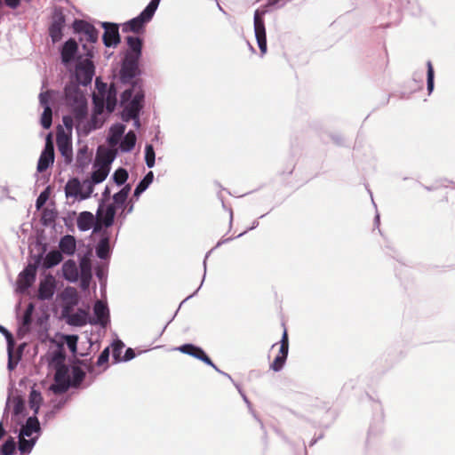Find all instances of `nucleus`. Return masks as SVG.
<instances>
[{
    "instance_id": "obj_46",
    "label": "nucleus",
    "mask_w": 455,
    "mask_h": 455,
    "mask_svg": "<svg viewBox=\"0 0 455 455\" xmlns=\"http://www.w3.org/2000/svg\"><path fill=\"white\" fill-rule=\"evenodd\" d=\"M56 218L57 212L55 210L44 209L42 212L40 221L44 227H49L54 224Z\"/></svg>"
},
{
    "instance_id": "obj_18",
    "label": "nucleus",
    "mask_w": 455,
    "mask_h": 455,
    "mask_svg": "<svg viewBox=\"0 0 455 455\" xmlns=\"http://www.w3.org/2000/svg\"><path fill=\"white\" fill-rule=\"evenodd\" d=\"M63 259L61 252H59L57 249H51L44 252L42 258H36L34 261L36 263V267L47 270L58 266L63 261Z\"/></svg>"
},
{
    "instance_id": "obj_56",
    "label": "nucleus",
    "mask_w": 455,
    "mask_h": 455,
    "mask_svg": "<svg viewBox=\"0 0 455 455\" xmlns=\"http://www.w3.org/2000/svg\"><path fill=\"white\" fill-rule=\"evenodd\" d=\"M93 106L92 108V112L93 113H99L100 116H103L104 111L107 110V105L104 104V102L101 100V99L98 97H94L92 100Z\"/></svg>"
},
{
    "instance_id": "obj_11",
    "label": "nucleus",
    "mask_w": 455,
    "mask_h": 455,
    "mask_svg": "<svg viewBox=\"0 0 455 455\" xmlns=\"http://www.w3.org/2000/svg\"><path fill=\"white\" fill-rule=\"evenodd\" d=\"M77 365L71 368L68 373L70 382L73 388H79L82 382L86 377V371L90 374H94L95 365L92 364V360H77Z\"/></svg>"
},
{
    "instance_id": "obj_4",
    "label": "nucleus",
    "mask_w": 455,
    "mask_h": 455,
    "mask_svg": "<svg viewBox=\"0 0 455 455\" xmlns=\"http://www.w3.org/2000/svg\"><path fill=\"white\" fill-rule=\"evenodd\" d=\"M83 51H84V60L74 65L75 73L72 75L71 81L79 84V87L90 85L95 75V65L92 61L95 54L94 46L83 44Z\"/></svg>"
},
{
    "instance_id": "obj_45",
    "label": "nucleus",
    "mask_w": 455,
    "mask_h": 455,
    "mask_svg": "<svg viewBox=\"0 0 455 455\" xmlns=\"http://www.w3.org/2000/svg\"><path fill=\"white\" fill-rule=\"evenodd\" d=\"M12 399H13V386L11 385L8 387L7 398H6V402H5V405L4 408L3 416H2V419H1V420H3V423L4 421H7L9 419L10 412L12 409Z\"/></svg>"
},
{
    "instance_id": "obj_44",
    "label": "nucleus",
    "mask_w": 455,
    "mask_h": 455,
    "mask_svg": "<svg viewBox=\"0 0 455 455\" xmlns=\"http://www.w3.org/2000/svg\"><path fill=\"white\" fill-rule=\"evenodd\" d=\"M34 245L39 251L36 255H31L33 260L36 258H42L43 254L48 251V243L44 242L43 231L40 234L37 233Z\"/></svg>"
},
{
    "instance_id": "obj_53",
    "label": "nucleus",
    "mask_w": 455,
    "mask_h": 455,
    "mask_svg": "<svg viewBox=\"0 0 455 455\" xmlns=\"http://www.w3.org/2000/svg\"><path fill=\"white\" fill-rule=\"evenodd\" d=\"M66 358V353L62 347H57L50 354L52 363H61Z\"/></svg>"
},
{
    "instance_id": "obj_19",
    "label": "nucleus",
    "mask_w": 455,
    "mask_h": 455,
    "mask_svg": "<svg viewBox=\"0 0 455 455\" xmlns=\"http://www.w3.org/2000/svg\"><path fill=\"white\" fill-rule=\"evenodd\" d=\"M92 325H100L106 328L110 323V314L108 304L100 300H97L93 305Z\"/></svg>"
},
{
    "instance_id": "obj_22",
    "label": "nucleus",
    "mask_w": 455,
    "mask_h": 455,
    "mask_svg": "<svg viewBox=\"0 0 455 455\" xmlns=\"http://www.w3.org/2000/svg\"><path fill=\"white\" fill-rule=\"evenodd\" d=\"M70 387H73L68 371H57L54 380L50 386V390L55 395H62Z\"/></svg>"
},
{
    "instance_id": "obj_62",
    "label": "nucleus",
    "mask_w": 455,
    "mask_h": 455,
    "mask_svg": "<svg viewBox=\"0 0 455 455\" xmlns=\"http://www.w3.org/2000/svg\"><path fill=\"white\" fill-rule=\"evenodd\" d=\"M92 232L95 235H100V237H102L104 235H111L108 230L109 228H105L102 226L100 222L95 221L93 224Z\"/></svg>"
},
{
    "instance_id": "obj_9",
    "label": "nucleus",
    "mask_w": 455,
    "mask_h": 455,
    "mask_svg": "<svg viewBox=\"0 0 455 455\" xmlns=\"http://www.w3.org/2000/svg\"><path fill=\"white\" fill-rule=\"evenodd\" d=\"M66 27V16L60 6L52 10V19L48 28L49 36L52 44L59 43L63 37V31Z\"/></svg>"
},
{
    "instance_id": "obj_55",
    "label": "nucleus",
    "mask_w": 455,
    "mask_h": 455,
    "mask_svg": "<svg viewBox=\"0 0 455 455\" xmlns=\"http://www.w3.org/2000/svg\"><path fill=\"white\" fill-rule=\"evenodd\" d=\"M78 335L70 334L66 336V345L72 355H76L77 351Z\"/></svg>"
},
{
    "instance_id": "obj_37",
    "label": "nucleus",
    "mask_w": 455,
    "mask_h": 455,
    "mask_svg": "<svg viewBox=\"0 0 455 455\" xmlns=\"http://www.w3.org/2000/svg\"><path fill=\"white\" fill-rule=\"evenodd\" d=\"M43 403V396L39 390L34 387L31 388L28 395V406L33 411L32 415L37 416Z\"/></svg>"
},
{
    "instance_id": "obj_54",
    "label": "nucleus",
    "mask_w": 455,
    "mask_h": 455,
    "mask_svg": "<svg viewBox=\"0 0 455 455\" xmlns=\"http://www.w3.org/2000/svg\"><path fill=\"white\" fill-rule=\"evenodd\" d=\"M52 92H43L39 94V103L44 109H52Z\"/></svg>"
},
{
    "instance_id": "obj_6",
    "label": "nucleus",
    "mask_w": 455,
    "mask_h": 455,
    "mask_svg": "<svg viewBox=\"0 0 455 455\" xmlns=\"http://www.w3.org/2000/svg\"><path fill=\"white\" fill-rule=\"evenodd\" d=\"M140 60L123 58L120 60L118 79L122 84L133 86L139 84L140 88L143 89V80L140 78L142 71L140 67Z\"/></svg>"
},
{
    "instance_id": "obj_33",
    "label": "nucleus",
    "mask_w": 455,
    "mask_h": 455,
    "mask_svg": "<svg viewBox=\"0 0 455 455\" xmlns=\"http://www.w3.org/2000/svg\"><path fill=\"white\" fill-rule=\"evenodd\" d=\"M101 100L107 105V111L112 113L116 110L118 100H117V89L115 85L111 84V89L108 92H105L102 96H99Z\"/></svg>"
},
{
    "instance_id": "obj_14",
    "label": "nucleus",
    "mask_w": 455,
    "mask_h": 455,
    "mask_svg": "<svg viewBox=\"0 0 455 455\" xmlns=\"http://www.w3.org/2000/svg\"><path fill=\"white\" fill-rule=\"evenodd\" d=\"M110 167L100 164V156H97L95 162L92 164V171L90 177L84 180L85 187H91V191L93 193L95 185L103 182L108 176Z\"/></svg>"
},
{
    "instance_id": "obj_64",
    "label": "nucleus",
    "mask_w": 455,
    "mask_h": 455,
    "mask_svg": "<svg viewBox=\"0 0 455 455\" xmlns=\"http://www.w3.org/2000/svg\"><path fill=\"white\" fill-rule=\"evenodd\" d=\"M135 357H136V353H135L134 349L132 347H127L124 351V355L121 358V363L122 362L126 363V362L132 361Z\"/></svg>"
},
{
    "instance_id": "obj_12",
    "label": "nucleus",
    "mask_w": 455,
    "mask_h": 455,
    "mask_svg": "<svg viewBox=\"0 0 455 455\" xmlns=\"http://www.w3.org/2000/svg\"><path fill=\"white\" fill-rule=\"evenodd\" d=\"M75 122L77 134L81 136H88L92 132L99 130L103 126L105 118L98 112H91L90 118H88V115H86L85 118L82 122Z\"/></svg>"
},
{
    "instance_id": "obj_41",
    "label": "nucleus",
    "mask_w": 455,
    "mask_h": 455,
    "mask_svg": "<svg viewBox=\"0 0 455 455\" xmlns=\"http://www.w3.org/2000/svg\"><path fill=\"white\" fill-rule=\"evenodd\" d=\"M108 263L98 264L95 267V275L100 281L101 291L106 289L107 278H108Z\"/></svg>"
},
{
    "instance_id": "obj_28",
    "label": "nucleus",
    "mask_w": 455,
    "mask_h": 455,
    "mask_svg": "<svg viewBox=\"0 0 455 455\" xmlns=\"http://www.w3.org/2000/svg\"><path fill=\"white\" fill-rule=\"evenodd\" d=\"M55 291L54 279L51 276L50 279H44L39 283L37 298L39 300H50L53 298Z\"/></svg>"
},
{
    "instance_id": "obj_63",
    "label": "nucleus",
    "mask_w": 455,
    "mask_h": 455,
    "mask_svg": "<svg viewBox=\"0 0 455 455\" xmlns=\"http://www.w3.org/2000/svg\"><path fill=\"white\" fill-rule=\"evenodd\" d=\"M95 86L99 92V96H102L105 92H108L111 89V85H108L107 83H104L100 80V78L97 77L95 80Z\"/></svg>"
},
{
    "instance_id": "obj_32",
    "label": "nucleus",
    "mask_w": 455,
    "mask_h": 455,
    "mask_svg": "<svg viewBox=\"0 0 455 455\" xmlns=\"http://www.w3.org/2000/svg\"><path fill=\"white\" fill-rule=\"evenodd\" d=\"M154 180V172L152 171L148 172L145 176L136 185L132 199L139 200L140 196L149 188Z\"/></svg>"
},
{
    "instance_id": "obj_1",
    "label": "nucleus",
    "mask_w": 455,
    "mask_h": 455,
    "mask_svg": "<svg viewBox=\"0 0 455 455\" xmlns=\"http://www.w3.org/2000/svg\"><path fill=\"white\" fill-rule=\"evenodd\" d=\"M12 432L17 435L20 454L29 455L42 435L43 428L38 417L31 415L20 425L15 426Z\"/></svg>"
},
{
    "instance_id": "obj_2",
    "label": "nucleus",
    "mask_w": 455,
    "mask_h": 455,
    "mask_svg": "<svg viewBox=\"0 0 455 455\" xmlns=\"http://www.w3.org/2000/svg\"><path fill=\"white\" fill-rule=\"evenodd\" d=\"M62 100L70 109L75 121L82 122L88 115V100L79 84L74 82L68 83L63 89Z\"/></svg>"
},
{
    "instance_id": "obj_40",
    "label": "nucleus",
    "mask_w": 455,
    "mask_h": 455,
    "mask_svg": "<svg viewBox=\"0 0 455 455\" xmlns=\"http://www.w3.org/2000/svg\"><path fill=\"white\" fill-rule=\"evenodd\" d=\"M289 351L279 348V352L270 364V369L275 372L283 370L288 357Z\"/></svg>"
},
{
    "instance_id": "obj_7",
    "label": "nucleus",
    "mask_w": 455,
    "mask_h": 455,
    "mask_svg": "<svg viewBox=\"0 0 455 455\" xmlns=\"http://www.w3.org/2000/svg\"><path fill=\"white\" fill-rule=\"evenodd\" d=\"M73 33L78 35L79 43L93 46L99 41L100 30L85 20L75 19L71 25Z\"/></svg>"
},
{
    "instance_id": "obj_30",
    "label": "nucleus",
    "mask_w": 455,
    "mask_h": 455,
    "mask_svg": "<svg viewBox=\"0 0 455 455\" xmlns=\"http://www.w3.org/2000/svg\"><path fill=\"white\" fill-rule=\"evenodd\" d=\"M61 300L64 304L63 311L71 309L79 304L80 299L76 288L68 286L61 294Z\"/></svg>"
},
{
    "instance_id": "obj_17",
    "label": "nucleus",
    "mask_w": 455,
    "mask_h": 455,
    "mask_svg": "<svg viewBox=\"0 0 455 455\" xmlns=\"http://www.w3.org/2000/svg\"><path fill=\"white\" fill-rule=\"evenodd\" d=\"M127 49L124 52L123 58L140 60L142 57L144 39L138 36H127L125 37Z\"/></svg>"
},
{
    "instance_id": "obj_16",
    "label": "nucleus",
    "mask_w": 455,
    "mask_h": 455,
    "mask_svg": "<svg viewBox=\"0 0 455 455\" xmlns=\"http://www.w3.org/2000/svg\"><path fill=\"white\" fill-rule=\"evenodd\" d=\"M176 349L181 352L182 354L188 355L204 363L206 365L212 368H216V364L209 357L206 352L197 345H195L193 343H185L178 347Z\"/></svg>"
},
{
    "instance_id": "obj_34",
    "label": "nucleus",
    "mask_w": 455,
    "mask_h": 455,
    "mask_svg": "<svg viewBox=\"0 0 455 455\" xmlns=\"http://www.w3.org/2000/svg\"><path fill=\"white\" fill-rule=\"evenodd\" d=\"M119 149L123 153H129L133 150L137 141L134 131H128L120 140Z\"/></svg>"
},
{
    "instance_id": "obj_52",
    "label": "nucleus",
    "mask_w": 455,
    "mask_h": 455,
    "mask_svg": "<svg viewBox=\"0 0 455 455\" xmlns=\"http://www.w3.org/2000/svg\"><path fill=\"white\" fill-rule=\"evenodd\" d=\"M50 193V187H47L39 194L36 200V208L37 211L41 210L44 206L49 199Z\"/></svg>"
},
{
    "instance_id": "obj_47",
    "label": "nucleus",
    "mask_w": 455,
    "mask_h": 455,
    "mask_svg": "<svg viewBox=\"0 0 455 455\" xmlns=\"http://www.w3.org/2000/svg\"><path fill=\"white\" fill-rule=\"evenodd\" d=\"M435 89V69L431 60L427 61V90L431 94Z\"/></svg>"
},
{
    "instance_id": "obj_27",
    "label": "nucleus",
    "mask_w": 455,
    "mask_h": 455,
    "mask_svg": "<svg viewBox=\"0 0 455 455\" xmlns=\"http://www.w3.org/2000/svg\"><path fill=\"white\" fill-rule=\"evenodd\" d=\"M67 322L70 325L77 327H82L88 323L92 325L89 308H78L75 313L68 316Z\"/></svg>"
},
{
    "instance_id": "obj_15",
    "label": "nucleus",
    "mask_w": 455,
    "mask_h": 455,
    "mask_svg": "<svg viewBox=\"0 0 455 455\" xmlns=\"http://www.w3.org/2000/svg\"><path fill=\"white\" fill-rule=\"evenodd\" d=\"M100 26L104 29L102 35L103 44L107 48H116L121 43L119 25L114 22L102 21Z\"/></svg>"
},
{
    "instance_id": "obj_42",
    "label": "nucleus",
    "mask_w": 455,
    "mask_h": 455,
    "mask_svg": "<svg viewBox=\"0 0 455 455\" xmlns=\"http://www.w3.org/2000/svg\"><path fill=\"white\" fill-rule=\"evenodd\" d=\"M15 346H7V355H8V362H7V369L9 371H12L18 365L19 362L21 358V352L18 351L16 355H13V349Z\"/></svg>"
},
{
    "instance_id": "obj_35",
    "label": "nucleus",
    "mask_w": 455,
    "mask_h": 455,
    "mask_svg": "<svg viewBox=\"0 0 455 455\" xmlns=\"http://www.w3.org/2000/svg\"><path fill=\"white\" fill-rule=\"evenodd\" d=\"M92 161V156L88 153V147L83 146L81 147L76 153V166L81 172H84L85 168L90 164Z\"/></svg>"
},
{
    "instance_id": "obj_10",
    "label": "nucleus",
    "mask_w": 455,
    "mask_h": 455,
    "mask_svg": "<svg viewBox=\"0 0 455 455\" xmlns=\"http://www.w3.org/2000/svg\"><path fill=\"white\" fill-rule=\"evenodd\" d=\"M65 196L67 198H74L77 201H84L89 199L92 193L91 187H85L84 181L82 182L78 178H70L64 187Z\"/></svg>"
},
{
    "instance_id": "obj_43",
    "label": "nucleus",
    "mask_w": 455,
    "mask_h": 455,
    "mask_svg": "<svg viewBox=\"0 0 455 455\" xmlns=\"http://www.w3.org/2000/svg\"><path fill=\"white\" fill-rule=\"evenodd\" d=\"M128 178L129 173L127 170L124 167H119L112 174L111 180L116 186L121 187L124 185Z\"/></svg>"
},
{
    "instance_id": "obj_59",
    "label": "nucleus",
    "mask_w": 455,
    "mask_h": 455,
    "mask_svg": "<svg viewBox=\"0 0 455 455\" xmlns=\"http://www.w3.org/2000/svg\"><path fill=\"white\" fill-rule=\"evenodd\" d=\"M76 215V212H68L67 216L63 217L64 224L67 229L70 232L75 231V216Z\"/></svg>"
},
{
    "instance_id": "obj_8",
    "label": "nucleus",
    "mask_w": 455,
    "mask_h": 455,
    "mask_svg": "<svg viewBox=\"0 0 455 455\" xmlns=\"http://www.w3.org/2000/svg\"><path fill=\"white\" fill-rule=\"evenodd\" d=\"M60 56L61 63L68 69L84 60V52L83 54L80 52L79 44L73 37L68 38L60 45Z\"/></svg>"
},
{
    "instance_id": "obj_60",
    "label": "nucleus",
    "mask_w": 455,
    "mask_h": 455,
    "mask_svg": "<svg viewBox=\"0 0 455 455\" xmlns=\"http://www.w3.org/2000/svg\"><path fill=\"white\" fill-rule=\"evenodd\" d=\"M0 333H2L5 338L8 347L15 346V339L13 334L2 324H0Z\"/></svg>"
},
{
    "instance_id": "obj_50",
    "label": "nucleus",
    "mask_w": 455,
    "mask_h": 455,
    "mask_svg": "<svg viewBox=\"0 0 455 455\" xmlns=\"http://www.w3.org/2000/svg\"><path fill=\"white\" fill-rule=\"evenodd\" d=\"M112 199L113 203L111 204L114 206L116 212L119 209H124L128 204V198L117 192L113 195Z\"/></svg>"
},
{
    "instance_id": "obj_3",
    "label": "nucleus",
    "mask_w": 455,
    "mask_h": 455,
    "mask_svg": "<svg viewBox=\"0 0 455 455\" xmlns=\"http://www.w3.org/2000/svg\"><path fill=\"white\" fill-rule=\"evenodd\" d=\"M138 84L137 83L133 86L128 87L120 95V106L123 108L120 117L124 123L132 120L136 111H143L145 92Z\"/></svg>"
},
{
    "instance_id": "obj_58",
    "label": "nucleus",
    "mask_w": 455,
    "mask_h": 455,
    "mask_svg": "<svg viewBox=\"0 0 455 455\" xmlns=\"http://www.w3.org/2000/svg\"><path fill=\"white\" fill-rule=\"evenodd\" d=\"M109 355H110V349L109 347H106L99 355L96 366H102L108 363L109 360Z\"/></svg>"
},
{
    "instance_id": "obj_5",
    "label": "nucleus",
    "mask_w": 455,
    "mask_h": 455,
    "mask_svg": "<svg viewBox=\"0 0 455 455\" xmlns=\"http://www.w3.org/2000/svg\"><path fill=\"white\" fill-rule=\"evenodd\" d=\"M161 0H150L147 6L136 17L122 24L124 33H143L146 25L150 22L159 6Z\"/></svg>"
},
{
    "instance_id": "obj_13",
    "label": "nucleus",
    "mask_w": 455,
    "mask_h": 455,
    "mask_svg": "<svg viewBox=\"0 0 455 455\" xmlns=\"http://www.w3.org/2000/svg\"><path fill=\"white\" fill-rule=\"evenodd\" d=\"M26 400L18 389L13 388V399L11 419L14 426L20 425L28 417Z\"/></svg>"
},
{
    "instance_id": "obj_26",
    "label": "nucleus",
    "mask_w": 455,
    "mask_h": 455,
    "mask_svg": "<svg viewBox=\"0 0 455 455\" xmlns=\"http://www.w3.org/2000/svg\"><path fill=\"white\" fill-rule=\"evenodd\" d=\"M76 244L77 241L76 237L72 235L67 234L60 238L58 251L59 252H61V256H74L77 250Z\"/></svg>"
},
{
    "instance_id": "obj_57",
    "label": "nucleus",
    "mask_w": 455,
    "mask_h": 455,
    "mask_svg": "<svg viewBox=\"0 0 455 455\" xmlns=\"http://www.w3.org/2000/svg\"><path fill=\"white\" fill-rule=\"evenodd\" d=\"M239 394L242 396L243 402L246 403V405H247L249 411H251V413L252 414L253 418L259 423L260 428L264 430L263 422L258 418L257 414L253 411V409L251 407V403L250 400L248 399L247 395H245V393L243 391V389H239Z\"/></svg>"
},
{
    "instance_id": "obj_48",
    "label": "nucleus",
    "mask_w": 455,
    "mask_h": 455,
    "mask_svg": "<svg viewBox=\"0 0 455 455\" xmlns=\"http://www.w3.org/2000/svg\"><path fill=\"white\" fill-rule=\"evenodd\" d=\"M124 343L121 339L114 340L111 344L112 347V358L114 363H121V353L124 347Z\"/></svg>"
},
{
    "instance_id": "obj_23",
    "label": "nucleus",
    "mask_w": 455,
    "mask_h": 455,
    "mask_svg": "<svg viewBox=\"0 0 455 455\" xmlns=\"http://www.w3.org/2000/svg\"><path fill=\"white\" fill-rule=\"evenodd\" d=\"M54 148L53 145L46 144L44 148L42 150L39 156L36 171L37 172H44L49 169L54 163Z\"/></svg>"
},
{
    "instance_id": "obj_38",
    "label": "nucleus",
    "mask_w": 455,
    "mask_h": 455,
    "mask_svg": "<svg viewBox=\"0 0 455 455\" xmlns=\"http://www.w3.org/2000/svg\"><path fill=\"white\" fill-rule=\"evenodd\" d=\"M69 398L70 396L67 395L57 402H54L52 409L46 411L44 415V424H46L48 421L52 420L56 417L57 413L66 405Z\"/></svg>"
},
{
    "instance_id": "obj_36",
    "label": "nucleus",
    "mask_w": 455,
    "mask_h": 455,
    "mask_svg": "<svg viewBox=\"0 0 455 455\" xmlns=\"http://www.w3.org/2000/svg\"><path fill=\"white\" fill-rule=\"evenodd\" d=\"M20 452V443L13 436H8L0 445V455H15Z\"/></svg>"
},
{
    "instance_id": "obj_61",
    "label": "nucleus",
    "mask_w": 455,
    "mask_h": 455,
    "mask_svg": "<svg viewBox=\"0 0 455 455\" xmlns=\"http://www.w3.org/2000/svg\"><path fill=\"white\" fill-rule=\"evenodd\" d=\"M116 158V154L111 151H106L101 159H100V164L103 166L110 167L111 164Z\"/></svg>"
},
{
    "instance_id": "obj_51",
    "label": "nucleus",
    "mask_w": 455,
    "mask_h": 455,
    "mask_svg": "<svg viewBox=\"0 0 455 455\" xmlns=\"http://www.w3.org/2000/svg\"><path fill=\"white\" fill-rule=\"evenodd\" d=\"M40 124L44 130L51 128L52 124V109H44L40 117Z\"/></svg>"
},
{
    "instance_id": "obj_21",
    "label": "nucleus",
    "mask_w": 455,
    "mask_h": 455,
    "mask_svg": "<svg viewBox=\"0 0 455 455\" xmlns=\"http://www.w3.org/2000/svg\"><path fill=\"white\" fill-rule=\"evenodd\" d=\"M39 267H36V263L28 264L23 268V270L18 275V289L23 291L31 287L36 278V270Z\"/></svg>"
},
{
    "instance_id": "obj_31",
    "label": "nucleus",
    "mask_w": 455,
    "mask_h": 455,
    "mask_svg": "<svg viewBox=\"0 0 455 455\" xmlns=\"http://www.w3.org/2000/svg\"><path fill=\"white\" fill-rule=\"evenodd\" d=\"M94 222V215L88 211L81 212L76 217L77 228L82 232L90 230L93 227Z\"/></svg>"
},
{
    "instance_id": "obj_25",
    "label": "nucleus",
    "mask_w": 455,
    "mask_h": 455,
    "mask_svg": "<svg viewBox=\"0 0 455 455\" xmlns=\"http://www.w3.org/2000/svg\"><path fill=\"white\" fill-rule=\"evenodd\" d=\"M111 235H104L99 238L95 245V254L101 260H109L113 246L110 244Z\"/></svg>"
},
{
    "instance_id": "obj_49",
    "label": "nucleus",
    "mask_w": 455,
    "mask_h": 455,
    "mask_svg": "<svg viewBox=\"0 0 455 455\" xmlns=\"http://www.w3.org/2000/svg\"><path fill=\"white\" fill-rule=\"evenodd\" d=\"M207 259H208V255H205L204 259V263H203V264H204V272L203 279H202V282H201V283H200L199 287H198V288H197V289H196V290L192 294H190L189 296H188L185 299H183V300L181 301V303L180 304V306H179L178 309L176 310V312H175L174 315L172 316V319L167 323V324L164 327V331L166 329L167 325H168V324H169V323L173 320V318L175 317V315L178 314V312H179V310H180V307H181V306H182L186 301H188V299H190L191 298H193V297H194V296L198 292V291L201 289V287H202V285H203V283H204V278H205V275H206V260H207Z\"/></svg>"
},
{
    "instance_id": "obj_24",
    "label": "nucleus",
    "mask_w": 455,
    "mask_h": 455,
    "mask_svg": "<svg viewBox=\"0 0 455 455\" xmlns=\"http://www.w3.org/2000/svg\"><path fill=\"white\" fill-rule=\"evenodd\" d=\"M57 147L61 156L64 158L66 164H70L73 162V148L72 140L66 135L59 134L57 136Z\"/></svg>"
},
{
    "instance_id": "obj_20",
    "label": "nucleus",
    "mask_w": 455,
    "mask_h": 455,
    "mask_svg": "<svg viewBox=\"0 0 455 455\" xmlns=\"http://www.w3.org/2000/svg\"><path fill=\"white\" fill-rule=\"evenodd\" d=\"M116 212L112 204L99 203L95 221L100 222L105 228H111L115 224Z\"/></svg>"
},
{
    "instance_id": "obj_39",
    "label": "nucleus",
    "mask_w": 455,
    "mask_h": 455,
    "mask_svg": "<svg viewBox=\"0 0 455 455\" xmlns=\"http://www.w3.org/2000/svg\"><path fill=\"white\" fill-rule=\"evenodd\" d=\"M125 124L122 123L112 124L109 128L108 140L112 143H117V140L125 134Z\"/></svg>"
},
{
    "instance_id": "obj_29",
    "label": "nucleus",
    "mask_w": 455,
    "mask_h": 455,
    "mask_svg": "<svg viewBox=\"0 0 455 455\" xmlns=\"http://www.w3.org/2000/svg\"><path fill=\"white\" fill-rule=\"evenodd\" d=\"M62 276L65 280L69 283H76L80 277V271L76 263L72 259L66 260L61 267Z\"/></svg>"
}]
</instances>
